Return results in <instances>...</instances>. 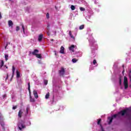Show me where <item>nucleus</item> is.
<instances>
[{"label":"nucleus","instance_id":"f257e3e1","mask_svg":"<svg viewBox=\"0 0 131 131\" xmlns=\"http://www.w3.org/2000/svg\"><path fill=\"white\" fill-rule=\"evenodd\" d=\"M88 39L89 41L90 46L91 48L92 52L93 53V51H95V50H97L98 49V45L95 39L93 37V34L91 33L89 37H88Z\"/></svg>","mask_w":131,"mask_h":131},{"label":"nucleus","instance_id":"f03ea898","mask_svg":"<svg viewBox=\"0 0 131 131\" xmlns=\"http://www.w3.org/2000/svg\"><path fill=\"white\" fill-rule=\"evenodd\" d=\"M28 111H29V107H27L26 111L23 109L20 110L18 112V117L21 118L23 115H27Z\"/></svg>","mask_w":131,"mask_h":131},{"label":"nucleus","instance_id":"7ed1b4c3","mask_svg":"<svg viewBox=\"0 0 131 131\" xmlns=\"http://www.w3.org/2000/svg\"><path fill=\"white\" fill-rule=\"evenodd\" d=\"M17 126L19 130H22V129H24V128L26 127V126L25 125V122L22 120L19 121L17 123Z\"/></svg>","mask_w":131,"mask_h":131},{"label":"nucleus","instance_id":"20e7f679","mask_svg":"<svg viewBox=\"0 0 131 131\" xmlns=\"http://www.w3.org/2000/svg\"><path fill=\"white\" fill-rule=\"evenodd\" d=\"M4 60H0V70H3V71H7V69H8V67L4 66Z\"/></svg>","mask_w":131,"mask_h":131},{"label":"nucleus","instance_id":"39448f33","mask_svg":"<svg viewBox=\"0 0 131 131\" xmlns=\"http://www.w3.org/2000/svg\"><path fill=\"white\" fill-rule=\"evenodd\" d=\"M0 124L3 127V129H5V127H4L5 126V123L4 122V117L3 116V115H2V113H0Z\"/></svg>","mask_w":131,"mask_h":131},{"label":"nucleus","instance_id":"423d86ee","mask_svg":"<svg viewBox=\"0 0 131 131\" xmlns=\"http://www.w3.org/2000/svg\"><path fill=\"white\" fill-rule=\"evenodd\" d=\"M123 85H124L125 90H126V89L128 88V82L127 81V78L125 76H124V77Z\"/></svg>","mask_w":131,"mask_h":131},{"label":"nucleus","instance_id":"0eeeda50","mask_svg":"<svg viewBox=\"0 0 131 131\" xmlns=\"http://www.w3.org/2000/svg\"><path fill=\"white\" fill-rule=\"evenodd\" d=\"M28 90H29V94H30V102H31L32 103H34V102H35V100H34V98L31 97V94L30 93V83H28Z\"/></svg>","mask_w":131,"mask_h":131},{"label":"nucleus","instance_id":"6e6552de","mask_svg":"<svg viewBox=\"0 0 131 131\" xmlns=\"http://www.w3.org/2000/svg\"><path fill=\"white\" fill-rule=\"evenodd\" d=\"M21 28L23 29V36H28V35H29V33H28L27 31L25 32V28H24V25H21Z\"/></svg>","mask_w":131,"mask_h":131},{"label":"nucleus","instance_id":"1a4fd4ad","mask_svg":"<svg viewBox=\"0 0 131 131\" xmlns=\"http://www.w3.org/2000/svg\"><path fill=\"white\" fill-rule=\"evenodd\" d=\"M70 51H72V52H74V49H76V46L72 45L69 48Z\"/></svg>","mask_w":131,"mask_h":131},{"label":"nucleus","instance_id":"9d476101","mask_svg":"<svg viewBox=\"0 0 131 131\" xmlns=\"http://www.w3.org/2000/svg\"><path fill=\"white\" fill-rule=\"evenodd\" d=\"M43 38V35L42 34H40V35H39V36L38 37V41H39L40 42V41H41V40H42Z\"/></svg>","mask_w":131,"mask_h":131},{"label":"nucleus","instance_id":"9b49d317","mask_svg":"<svg viewBox=\"0 0 131 131\" xmlns=\"http://www.w3.org/2000/svg\"><path fill=\"white\" fill-rule=\"evenodd\" d=\"M100 123H101V119L98 120L97 122V124L100 125V130L99 131H104V129L103 128V126H102V125H101Z\"/></svg>","mask_w":131,"mask_h":131},{"label":"nucleus","instance_id":"f8f14e48","mask_svg":"<svg viewBox=\"0 0 131 131\" xmlns=\"http://www.w3.org/2000/svg\"><path fill=\"white\" fill-rule=\"evenodd\" d=\"M64 50H65V48H64V47L61 46L60 48V50L59 51V53L60 54H65Z\"/></svg>","mask_w":131,"mask_h":131},{"label":"nucleus","instance_id":"ddd939ff","mask_svg":"<svg viewBox=\"0 0 131 131\" xmlns=\"http://www.w3.org/2000/svg\"><path fill=\"white\" fill-rule=\"evenodd\" d=\"M64 73L65 70H64V68H61V69L59 71L60 75H64Z\"/></svg>","mask_w":131,"mask_h":131},{"label":"nucleus","instance_id":"4468645a","mask_svg":"<svg viewBox=\"0 0 131 131\" xmlns=\"http://www.w3.org/2000/svg\"><path fill=\"white\" fill-rule=\"evenodd\" d=\"M33 95L35 99H37V98H38V95L37 94V92H36V91L34 90L33 91Z\"/></svg>","mask_w":131,"mask_h":131},{"label":"nucleus","instance_id":"2eb2a0df","mask_svg":"<svg viewBox=\"0 0 131 131\" xmlns=\"http://www.w3.org/2000/svg\"><path fill=\"white\" fill-rule=\"evenodd\" d=\"M38 53V50H35L33 52H32V55H34L35 56H36Z\"/></svg>","mask_w":131,"mask_h":131},{"label":"nucleus","instance_id":"dca6fc26","mask_svg":"<svg viewBox=\"0 0 131 131\" xmlns=\"http://www.w3.org/2000/svg\"><path fill=\"white\" fill-rule=\"evenodd\" d=\"M7 98V95L6 94H4L3 95H2V96L1 97V100L2 101H5V100H6Z\"/></svg>","mask_w":131,"mask_h":131},{"label":"nucleus","instance_id":"f3484780","mask_svg":"<svg viewBox=\"0 0 131 131\" xmlns=\"http://www.w3.org/2000/svg\"><path fill=\"white\" fill-rule=\"evenodd\" d=\"M8 25L9 27H12V26H13V21H12V20H9Z\"/></svg>","mask_w":131,"mask_h":131},{"label":"nucleus","instance_id":"a211bd4d","mask_svg":"<svg viewBox=\"0 0 131 131\" xmlns=\"http://www.w3.org/2000/svg\"><path fill=\"white\" fill-rule=\"evenodd\" d=\"M15 67L13 66L12 67V77H14V74H15Z\"/></svg>","mask_w":131,"mask_h":131},{"label":"nucleus","instance_id":"6ab92c4d","mask_svg":"<svg viewBox=\"0 0 131 131\" xmlns=\"http://www.w3.org/2000/svg\"><path fill=\"white\" fill-rule=\"evenodd\" d=\"M16 77L17 78L20 77V72H19L18 70H16Z\"/></svg>","mask_w":131,"mask_h":131},{"label":"nucleus","instance_id":"aec40b11","mask_svg":"<svg viewBox=\"0 0 131 131\" xmlns=\"http://www.w3.org/2000/svg\"><path fill=\"white\" fill-rule=\"evenodd\" d=\"M36 57L37 58H38L39 59H41V55L40 54H37L36 55Z\"/></svg>","mask_w":131,"mask_h":131},{"label":"nucleus","instance_id":"412c9836","mask_svg":"<svg viewBox=\"0 0 131 131\" xmlns=\"http://www.w3.org/2000/svg\"><path fill=\"white\" fill-rule=\"evenodd\" d=\"M83 28H84V25H82L79 27L80 30H82V29H83Z\"/></svg>","mask_w":131,"mask_h":131},{"label":"nucleus","instance_id":"4be33fe9","mask_svg":"<svg viewBox=\"0 0 131 131\" xmlns=\"http://www.w3.org/2000/svg\"><path fill=\"white\" fill-rule=\"evenodd\" d=\"M5 60H6V61H8V58H9V55H8V54H5Z\"/></svg>","mask_w":131,"mask_h":131},{"label":"nucleus","instance_id":"5701e85b","mask_svg":"<svg viewBox=\"0 0 131 131\" xmlns=\"http://www.w3.org/2000/svg\"><path fill=\"white\" fill-rule=\"evenodd\" d=\"M49 98H50V93H47L45 96L46 99H49Z\"/></svg>","mask_w":131,"mask_h":131},{"label":"nucleus","instance_id":"b1692460","mask_svg":"<svg viewBox=\"0 0 131 131\" xmlns=\"http://www.w3.org/2000/svg\"><path fill=\"white\" fill-rule=\"evenodd\" d=\"M73 63H76L77 62V59H76V58H73L72 60Z\"/></svg>","mask_w":131,"mask_h":131},{"label":"nucleus","instance_id":"393cba45","mask_svg":"<svg viewBox=\"0 0 131 131\" xmlns=\"http://www.w3.org/2000/svg\"><path fill=\"white\" fill-rule=\"evenodd\" d=\"M71 9L72 11H74V10H75V6L72 5L71 7Z\"/></svg>","mask_w":131,"mask_h":131},{"label":"nucleus","instance_id":"a878e982","mask_svg":"<svg viewBox=\"0 0 131 131\" xmlns=\"http://www.w3.org/2000/svg\"><path fill=\"white\" fill-rule=\"evenodd\" d=\"M80 10L82 12L83 11H85V9L84 8H83V7H80Z\"/></svg>","mask_w":131,"mask_h":131},{"label":"nucleus","instance_id":"bb28decb","mask_svg":"<svg viewBox=\"0 0 131 131\" xmlns=\"http://www.w3.org/2000/svg\"><path fill=\"white\" fill-rule=\"evenodd\" d=\"M93 64L94 65H96V64H97V60H96V59H94V60H93Z\"/></svg>","mask_w":131,"mask_h":131},{"label":"nucleus","instance_id":"cd10ccee","mask_svg":"<svg viewBox=\"0 0 131 131\" xmlns=\"http://www.w3.org/2000/svg\"><path fill=\"white\" fill-rule=\"evenodd\" d=\"M119 82H120V85H121V82H122V80H121V77H120Z\"/></svg>","mask_w":131,"mask_h":131},{"label":"nucleus","instance_id":"c85d7f7f","mask_svg":"<svg viewBox=\"0 0 131 131\" xmlns=\"http://www.w3.org/2000/svg\"><path fill=\"white\" fill-rule=\"evenodd\" d=\"M46 17L48 19H49V18H50V14H49V13H48L47 14H46Z\"/></svg>","mask_w":131,"mask_h":131},{"label":"nucleus","instance_id":"c756f323","mask_svg":"<svg viewBox=\"0 0 131 131\" xmlns=\"http://www.w3.org/2000/svg\"><path fill=\"white\" fill-rule=\"evenodd\" d=\"M70 37H71V38H73V40H75V37H74V36H73V35H71Z\"/></svg>","mask_w":131,"mask_h":131},{"label":"nucleus","instance_id":"7c9ffc66","mask_svg":"<svg viewBox=\"0 0 131 131\" xmlns=\"http://www.w3.org/2000/svg\"><path fill=\"white\" fill-rule=\"evenodd\" d=\"M44 83L45 84H46V85H47V84H48V80H44Z\"/></svg>","mask_w":131,"mask_h":131},{"label":"nucleus","instance_id":"2f4dec72","mask_svg":"<svg viewBox=\"0 0 131 131\" xmlns=\"http://www.w3.org/2000/svg\"><path fill=\"white\" fill-rule=\"evenodd\" d=\"M77 54H79V55H77V57H81V53L77 52Z\"/></svg>","mask_w":131,"mask_h":131},{"label":"nucleus","instance_id":"473e14b6","mask_svg":"<svg viewBox=\"0 0 131 131\" xmlns=\"http://www.w3.org/2000/svg\"><path fill=\"white\" fill-rule=\"evenodd\" d=\"M16 108H17V106H14L12 107V109H13V110H16Z\"/></svg>","mask_w":131,"mask_h":131},{"label":"nucleus","instance_id":"72a5a7b5","mask_svg":"<svg viewBox=\"0 0 131 131\" xmlns=\"http://www.w3.org/2000/svg\"><path fill=\"white\" fill-rule=\"evenodd\" d=\"M19 30H20V27H16V31H18Z\"/></svg>","mask_w":131,"mask_h":131},{"label":"nucleus","instance_id":"f704fd0d","mask_svg":"<svg viewBox=\"0 0 131 131\" xmlns=\"http://www.w3.org/2000/svg\"><path fill=\"white\" fill-rule=\"evenodd\" d=\"M8 45H10V42H6V46H5V49H7V46Z\"/></svg>","mask_w":131,"mask_h":131},{"label":"nucleus","instance_id":"c9c22d12","mask_svg":"<svg viewBox=\"0 0 131 131\" xmlns=\"http://www.w3.org/2000/svg\"><path fill=\"white\" fill-rule=\"evenodd\" d=\"M8 78H9V75L8 74L7 75V77L5 79V80L7 81V79H8Z\"/></svg>","mask_w":131,"mask_h":131},{"label":"nucleus","instance_id":"e433bc0d","mask_svg":"<svg viewBox=\"0 0 131 131\" xmlns=\"http://www.w3.org/2000/svg\"><path fill=\"white\" fill-rule=\"evenodd\" d=\"M69 35H70V36H71V35H72V34L71 33V31L69 32Z\"/></svg>","mask_w":131,"mask_h":131},{"label":"nucleus","instance_id":"4c0bfd02","mask_svg":"<svg viewBox=\"0 0 131 131\" xmlns=\"http://www.w3.org/2000/svg\"><path fill=\"white\" fill-rule=\"evenodd\" d=\"M55 92H56V90L55 89V88L54 87L53 92L55 93Z\"/></svg>","mask_w":131,"mask_h":131},{"label":"nucleus","instance_id":"58836bf2","mask_svg":"<svg viewBox=\"0 0 131 131\" xmlns=\"http://www.w3.org/2000/svg\"><path fill=\"white\" fill-rule=\"evenodd\" d=\"M90 70H93V69H92L91 67L90 68Z\"/></svg>","mask_w":131,"mask_h":131},{"label":"nucleus","instance_id":"ea45409f","mask_svg":"<svg viewBox=\"0 0 131 131\" xmlns=\"http://www.w3.org/2000/svg\"><path fill=\"white\" fill-rule=\"evenodd\" d=\"M124 72V71H123L122 72V73H123Z\"/></svg>","mask_w":131,"mask_h":131},{"label":"nucleus","instance_id":"a19ab883","mask_svg":"<svg viewBox=\"0 0 131 131\" xmlns=\"http://www.w3.org/2000/svg\"><path fill=\"white\" fill-rule=\"evenodd\" d=\"M53 39H51V41H53Z\"/></svg>","mask_w":131,"mask_h":131},{"label":"nucleus","instance_id":"79ce46f5","mask_svg":"<svg viewBox=\"0 0 131 131\" xmlns=\"http://www.w3.org/2000/svg\"><path fill=\"white\" fill-rule=\"evenodd\" d=\"M96 66H98V64H97Z\"/></svg>","mask_w":131,"mask_h":131}]
</instances>
